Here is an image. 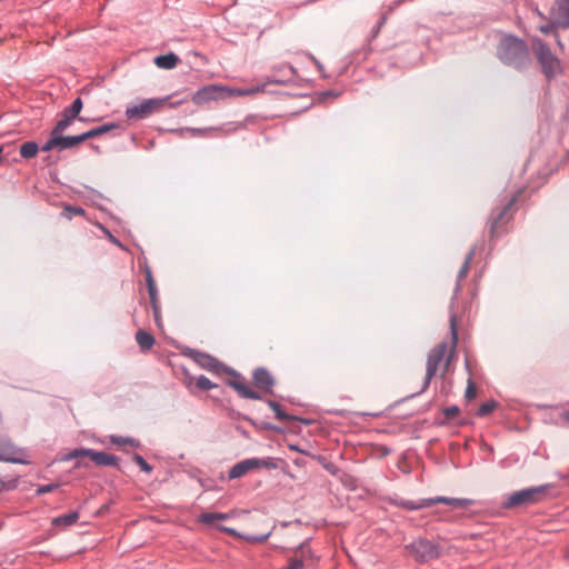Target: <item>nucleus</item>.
Instances as JSON below:
<instances>
[{
	"label": "nucleus",
	"instance_id": "f257e3e1",
	"mask_svg": "<svg viewBox=\"0 0 569 569\" xmlns=\"http://www.w3.org/2000/svg\"><path fill=\"white\" fill-rule=\"evenodd\" d=\"M497 57L517 71H523L531 64L528 44L513 34H503L497 46Z\"/></svg>",
	"mask_w": 569,
	"mask_h": 569
},
{
	"label": "nucleus",
	"instance_id": "f03ea898",
	"mask_svg": "<svg viewBox=\"0 0 569 569\" xmlns=\"http://www.w3.org/2000/svg\"><path fill=\"white\" fill-rule=\"evenodd\" d=\"M437 503H445L452 506L458 509H466L473 503V500L468 498H450L443 496H437L432 498H421L418 500H408V499H393L391 500V505L396 507H400L402 509L409 511H416L425 508H429Z\"/></svg>",
	"mask_w": 569,
	"mask_h": 569
},
{
	"label": "nucleus",
	"instance_id": "7ed1b4c3",
	"mask_svg": "<svg viewBox=\"0 0 569 569\" xmlns=\"http://www.w3.org/2000/svg\"><path fill=\"white\" fill-rule=\"evenodd\" d=\"M532 47L541 71L548 80H552L563 73L560 59L552 53L551 49L543 40L536 38Z\"/></svg>",
	"mask_w": 569,
	"mask_h": 569
},
{
	"label": "nucleus",
	"instance_id": "20e7f679",
	"mask_svg": "<svg viewBox=\"0 0 569 569\" xmlns=\"http://www.w3.org/2000/svg\"><path fill=\"white\" fill-rule=\"evenodd\" d=\"M279 461L280 459L274 457L247 458L230 468L228 478L230 480L238 479L256 469H278Z\"/></svg>",
	"mask_w": 569,
	"mask_h": 569
},
{
	"label": "nucleus",
	"instance_id": "39448f33",
	"mask_svg": "<svg viewBox=\"0 0 569 569\" xmlns=\"http://www.w3.org/2000/svg\"><path fill=\"white\" fill-rule=\"evenodd\" d=\"M550 488L551 485H541L515 491L503 502V507L510 509L522 505L537 503L541 501V496L545 495Z\"/></svg>",
	"mask_w": 569,
	"mask_h": 569
},
{
	"label": "nucleus",
	"instance_id": "423d86ee",
	"mask_svg": "<svg viewBox=\"0 0 569 569\" xmlns=\"http://www.w3.org/2000/svg\"><path fill=\"white\" fill-rule=\"evenodd\" d=\"M447 351L448 346L446 342H441L430 350L427 358L426 377L423 379L422 387L418 392L413 393L412 396L420 395L429 388L431 379L435 377L439 365L445 359Z\"/></svg>",
	"mask_w": 569,
	"mask_h": 569
},
{
	"label": "nucleus",
	"instance_id": "0eeeda50",
	"mask_svg": "<svg viewBox=\"0 0 569 569\" xmlns=\"http://www.w3.org/2000/svg\"><path fill=\"white\" fill-rule=\"evenodd\" d=\"M0 461L30 465L26 449L17 447L8 437H0Z\"/></svg>",
	"mask_w": 569,
	"mask_h": 569
},
{
	"label": "nucleus",
	"instance_id": "6e6552de",
	"mask_svg": "<svg viewBox=\"0 0 569 569\" xmlns=\"http://www.w3.org/2000/svg\"><path fill=\"white\" fill-rule=\"evenodd\" d=\"M162 99H146L141 101L139 104L130 106L126 109V117L129 120H142L148 118L153 111L162 104Z\"/></svg>",
	"mask_w": 569,
	"mask_h": 569
},
{
	"label": "nucleus",
	"instance_id": "1a4fd4ad",
	"mask_svg": "<svg viewBox=\"0 0 569 569\" xmlns=\"http://www.w3.org/2000/svg\"><path fill=\"white\" fill-rule=\"evenodd\" d=\"M190 357L199 367L208 371L219 373L226 370L223 363H221L217 358L208 353L198 350H190Z\"/></svg>",
	"mask_w": 569,
	"mask_h": 569
},
{
	"label": "nucleus",
	"instance_id": "9d476101",
	"mask_svg": "<svg viewBox=\"0 0 569 569\" xmlns=\"http://www.w3.org/2000/svg\"><path fill=\"white\" fill-rule=\"evenodd\" d=\"M410 547L412 551L416 552L420 561H427L439 556L438 546L427 539L416 540L410 545Z\"/></svg>",
	"mask_w": 569,
	"mask_h": 569
},
{
	"label": "nucleus",
	"instance_id": "9b49d317",
	"mask_svg": "<svg viewBox=\"0 0 569 569\" xmlns=\"http://www.w3.org/2000/svg\"><path fill=\"white\" fill-rule=\"evenodd\" d=\"M224 89L220 86L210 84L204 86L197 90L193 94L192 101L196 104H204L210 101L219 100L223 97Z\"/></svg>",
	"mask_w": 569,
	"mask_h": 569
},
{
	"label": "nucleus",
	"instance_id": "f8f14e48",
	"mask_svg": "<svg viewBox=\"0 0 569 569\" xmlns=\"http://www.w3.org/2000/svg\"><path fill=\"white\" fill-rule=\"evenodd\" d=\"M551 17L558 27L569 28V0H555Z\"/></svg>",
	"mask_w": 569,
	"mask_h": 569
},
{
	"label": "nucleus",
	"instance_id": "ddd939ff",
	"mask_svg": "<svg viewBox=\"0 0 569 569\" xmlns=\"http://www.w3.org/2000/svg\"><path fill=\"white\" fill-rule=\"evenodd\" d=\"M228 385L234 389L241 398L252 399V400H261L262 397L254 391L241 376L238 375V379L229 380Z\"/></svg>",
	"mask_w": 569,
	"mask_h": 569
},
{
	"label": "nucleus",
	"instance_id": "4468645a",
	"mask_svg": "<svg viewBox=\"0 0 569 569\" xmlns=\"http://www.w3.org/2000/svg\"><path fill=\"white\" fill-rule=\"evenodd\" d=\"M252 378H253L254 385L258 388H261L269 393L272 392L274 379H273L272 375L266 368H257L253 371Z\"/></svg>",
	"mask_w": 569,
	"mask_h": 569
},
{
	"label": "nucleus",
	"instance_id": "2eb2a0df",
	"mask_svg": "<svg viewBox=\"0 0 569 569\" xmlns=\"http://www.w3.org/2000/svg\"><path fill=\"white\" fill-rule=\"evenodd\" d=\"M295 553H301V557H293L290 558L288 561V565L281 569H303L305 567V560L303 557L306 553L311 556V549L309 548V539L301 542L298 547L295 549Z\"/></svg>",
	"mask_w": 569,
	"mask_h": 569
},
{
	"label": "nucleus",
	"instance_id": "dca6fc26",
	"mask_svg": "<svg viewBox=\"0 0 569 569\" xmlns=\"http://www.w3.org/2000/svg\"><path fill=\"white\" fill-rule=\"evenodd\" d=\"M518 201V193L513 194L508 202L503 206V208L497 213L496 217L492 216V221L490 224V237H496L498 232V227L501 221H503L505 217L509 213L511 208L516 204Z\"/></svg>",
	"mask_w": 569,
	"mask_h": 569
},
{
	"label": "nucleus",
	"instance_id": "f3484780",
	"mask_svg": "<svg viewBox=\"0 0 569 569\" xmlns=\"http://www.w3.org/2000/svg\"><path fill=\"white\" fill-rule=\"evenodd\" d=\"M90 458L98 466L117 467L119 462L117 456L107 453L104 451H96L93 449H91Z\"/></svg>",
	"mask_w": 569,
	"mask_h": 569
},
{
	"label": "nucleus",
	"instance_id": "a211bd4d",
	"mask_svg": "<svg viewBox=\"0 0 569 569\" xmlns=\"http://www.w3.org/2000/svg\"><path fill=\"white\" fill-rule=\"evenodd\" d=\"M153 62L160 69L170 70V69H173L178 64L179 57L176 53L170 52L167 54H161V56L156 57Z\"/></svg>",
	"mask_w": 569,
	"mask_h": 569
},
{
	"label": "nucleus",
	"instance_id": "6ab92c4d",
	"mask_svg": "<svg viewBox=\"0 0 569 569\" xmlns=\"http://www.w3.org/2000/svg\"><path fill=\"white\" fill-rule=\"evenodd\" d=\"M476 254V248H471V250L468 252L467 257H466V260L465 262L462 263L459 272H458V279H457V284H456V288H455V296H457V293L461 290V280L465 279V277L467 276L468 271H469V266H470V262L471 260L473 259ZM456 297H453L455 299Z\"/></svg>",
	"mask_w": 569,
	"mask_h": 569
},
{
	"label": "nucleus",
	"instance_id": "aec40b11",
	"mask_svg": "<svg viewBox=\"0 0 569 569\" xmlns=\"http://www.w3.org/2000/svg\"><path fill=\"white\" fill-rule=\"evenodd\" d=\"M83 141H84V139L82 137V133L78 134V136H66V137L62 134H59L58 136V148L60 150L71 149Z\"/></svg>",
	"mask_w": 569,
	"mask_h": 569
},
{
	"label": "nucleus",
	"instance_id": "412c9836",
	"mask_svg": "<svg viewBox=\"0 0 569 569\" xmlns=\"http://www.w3.org/2000/svg\"><path fill=\"white\" fill-rule=\"evenodd\" d=\"M79 516L80 515L78 511H70L68 513L53 518L52 525L56 527H69L78 521Z\"/></svg>",
	"mask_w": 569,
	"mask_h": 569
},
{
	"label": "nucleus",
	"instance_id": "4be33fe9",
	"mask_svg": "<svg viewBox=\"0 0 569 569\" xmlns=\"http://www.w3.org/2000/svg\"><path fill=\"white\" fill-rule=\"evenodd\" d=\"M118 128V124L117 123H104L102 126H99V127H96V128H92L86 132L82 133V137L86 140L88 139H91V138H97L103 133H107L109 131H111L112 129H116Z\"/></svg>",
	"mask_w": 569,
	"mask_h": 569
},
{
	"label": "nucleus",
	"instance_id": "5701e85b",
	"mask_svg": "<svg viewBox=\"0 0 569 569\" xmlns=\"http://www.w3.org/2000/svg\"><path fill=\"white\" fill-rule=\"evenodd\" d=\"M136 340L141 348V350L146 351L152 348L154 345V338L152 335L147 332L146 330H138L136 333Z\"/></svg>",
	"mask_w": 569,
	"mask_h": 569
},
{
	"label": "nucleus",
	"instance_id": "b1692460",
	"mask_svg": "<svg viewBox=\"0 0 569 569\" xmlns=\"http://www.w3.org/2000/svg\"><path fill=\"white\" fill-rule=\"evenodd\" d=\"M269 408L274 412V416L278 420L281 421H296L298 418L293 415H289L284 412L281 408V406L274 401V400H267L266 401Z\"/></svg>",
	"mask_w": 569,
	"mask_h": 569
},
{
	"label": "nucleus",
	"instance_id": "393cba45",
	"mask_svg": "<svg viewBox=\"0 0 569 569\" xmlns=\"http://www.w3.org/2000/svg\"><path fill=\"white\" fill-rule=\"evenodd\" d=\"M449 323H450V333H451L452 343H451L450 355L448 356V358L446 360V366H448L450 363L452 353H453V351L456 349L457 341H458L457 316H456V313H451L450 315Z\"/></svg>",
	"mask_w": 569,
	"mask_h": 569
},
{
	"label": "nucleus",
	"instance_id": "a878e982",
	"mask_svg": "<svg viewBox=\"0 0 569 569\" xmlns=\"http://www.w3.org/2000/svg\"><path fill=\"white\" fill-rule=\"evenodd\" d=\"M90 453H91V449H86V448L73 449L70 452L62 455L60 457V460L61 461H71V460L79 461L82 457H90ZM79 466H80V462L77 463V467H79Z\"/></svg>",
	"mask_w": 569,
	"mask_h": 569
},
{
	"label": "nucleus",
	"instance_id": "bb28decb",
	"mask_svg": "<svg viewBox=\"0 0 569 569\" xmlns=\"http://www.w3.org/2000/svg\"><path fill=\"white\" fill-rule=\"evenodd\" d=\"M230 513L224 512H203L198 517V521L206 525H211L216 520H228Z\"/></svg>",
	"mask_w": 569,
	"mask_h": 569
},
{
	"label": "nucleus",
	"instance_id": "cd10ccee",
	"mask_svg": "<svg viewBox=\"0 0 569 569\" xmlns=\"http://www.w3.org/2000/svg\"><path fill=\"white\" fill-rule=\"evenodd\" d=\"M39 151V146L34 141H27L20 147V154L24 159L34 157Z\"/></svg>",
	"mask_w": 569,
	"mask_h": 569
},
{
	"label": "nucleus",
	"instance_id": "c85d7f7f",
	"mask_svg": "<svg viewBox=\"0 0 569 569\" xmlns=\"http://www.w3.org/2000/svg\"><path fill=\"white\" fill-rule=\"evenodd\" d=\"M110 442L117 445L118 447H122L124 445H129L133 448L140 447V441L131 437L110 436Z\"/></svg>",
	"mask_w": 569,
	"mask_h": 569
},
{
	"label": "nucleus",
	"instance_id": "c756f323",
	"mask_svg": "<svg viewBox=\"0 0 569 569\" xmlns=\"http://www.w3.org/2000/svg\"><path fill=\"white\" fill-rule=\"evenodd\" d=\"M82 107H83V102H82L81 98H76L72 101V103L63 110L62 113L67 114L68 117H70L71 119L74 120L78 117V114L81 112Z\"/></svg>",
	"mask_w": 569,
	"mask_h": 569
},
{
	"label": "nucleus",
	"instance_id": "7c9ffc66",
	"mask_svg": "<svg viewBox=\"0 0 569 569\" xmlns=\"http://www.w3.org/2000/svg\"><path fill=\"white\" fill-rule=\"evenodd\" d=\"M73 122V119H71L70 117H68L67 114H63L62 113V119L59 120L57 122V124L54 126V128L51 130V132L54 134V136H59V134H62L64 130H67L70 124Z\"/></svg>",
	"mask_w": 569,
	"mask_h": 569
},
{
	"label": "nucleus",
	"instance_id": "2f4dec72",
	"mask_svg": "<svg viewBox=\"0 0 569 569\" xmlns=\"http://www.w3.org/2000/svg\"><path fill=\"white\" fill-rule=\"evenodd\" d=\"M272 535V531H268L266 533L261 535H252V533H244V536H241V539L250 542V543H262L264 542L270 536Z\"/></svg>",
	"mask_w": 569,
	"mask_h": 569
},
{
	"label": "nucleus",
	"instance_id": "473e14b6",
	"mask_svg": "<svg viewBox=\"0 0 569 569\" xmlns=\"http://www.w3.org/2000/svg\"><path fill=\"white\" fill-rule=\"evenodd\" d=\"M196 386L198 389L203 390V391H208V390H211V389L218 387L208 377H206L203 375H201L197 378Z\"/></svg>",
	"mask_w": 569,
	"mask_h": 569
},
{
	"label": "nucleus",
	"instance_id": "72a5a7b5",
	"mask_svg": "<svg viewBox=\"0 0 569 569\" xmlns=\"http://www.w3.org/2000/svg\"><path fill=\"white\" fill-rule=\"evenodd\" d=\"M19 485V478L14 477L9 480H3L0 478V493L6 491L14 490Z\"/></svg>",
	"mask_w": 569,
	"mask_h": 569
},
{
	"label": "nucleus",
	"instance_id": "f704fd0d",
	"mask_svg": "<svg viewBox=\"0 0 569 569\" xmlns=\"http://www.w3.org/2000/svg\"><path fill=\"white\" fill-rule=\"evenodd\" d=\"M497 407V402L491 400V401H486L483 402L477 410V416L478 417H486L488 416L489 413H491L495 408Z\"/></svg>",
	"mask_w": 569,
	"mask_h": 569
},
{
	"label": "nucleus",
	"instance_id": "c9c22d12",
	"mask_svg": "<svg viewBox=\"0 0 569 569\" xmlns=\"http://www.w3.org/2000/svg\"><path fill=\"white\" fill-rule=\"evenodd\" d=\"M132 459H133L134 463H136L137 466H139V468H140L142 471H144V472H147V473H149V472H151V471H152V466H151V465H149V463L146 461V459H144L141 455L136 453V455L133 456V458H132Z\"/></svg>",
	"mask_w": 569,
	"mask_h": 569
},
{
	"label": "nucleus",
	"instance_id": "e433bc0d",
	"mask_svg": "<svg viewBox=\"0 0 569 569\" xmlns=\"http://www.w3.org/2000/svg\"><path fill=\"white\" fill-rule=\"evenodd\" d=\"M53 148H58V136L50 132V138L42 144V151H51Z\"/></svg>",
	"mask_w": 569,
	"mask_h": 569
},
{
	"label": "nucleus",
	"instance_id": "4c0bfd02",
	"mask_svg": "<svg viewBox=\"0 0 569 569\" xmlns=\"http://www.w3.org/2000/svg\"><path fill=\"white\" fill-rule=\"evenodd\" d=\"M60 487L59 483H48V485H41L37 488L36 490V495L37 496H42V495H46V493H49L56 489H58Z\"/></svg>",
	"mask_w": 569,
	"mask_h": 569
},
{
	"label": "nucleus",
	"instance_id": "58836bf2",
	"mask_svg": "<svg viewBox=\"0 0 569 569\" xmlns=\"http://www.w3.org/2000/svg\"><path fill=\"white\" fill-rule=\"evenodd\" d=\"M148 292H149V297H150V302L152 305L153 313L157 316V312H158L157 287H148Z\"/></svg>",
	"mask_w": 569,
	"mask_h": 569
},
{
	"label": "nucleus",
	"instance_id": "ea45409f",
	"mask_svg": "<svg viewBox=\"0 0 569 569\" xmlns=\"http://www.w3.org/2000/svg\"><path fill=\"white\" fill-rule=\"evenodd\" d=\"M84 210L80 207L67 206L62 212L68 219H71L73 214H82Z\"/></svg>",
	"mask_w": 569,
	"mask_h": 569
},
{
	"label": "nucleus",
	"instance_id": "a19ab883",
	"mask_svg": "<svg viewBox=\"0 0 569 569\" xmlns=\"http://www.w3.org/2000/svg\"><path fill=\"white\" fill-rule=\"evenodd\" d=\"M460 409L458 406H450L443 409V415L448 419L455 418L459 413Z\"/></svg>",
	"mask_w": 569,
	"mask_h": 569
},
{
	"label": "nucleus",
	"instance_id": "79ce46f5",
	"mask_svg": "<svg viewBox=\"0 0 569 569\" xmlns=\"http://www.w3.org/2000/svg\"><path fill=\"white\" fill-rule=\"evenodd\" d=\"M465 397L468 400H471L476 397V387L471 380H469L468 386L466 388Z\"/></svg>",
	"mask_w": 569,
	"mask_h": 569
},
{
	"label": "nucleus",
	"instance_id": "37998d69",
	"mask_svg": "<svg viewBox=\"0 0 569 569\" xmlns=\"http://www.w3.org/2000/svg\"><path fill=\"white\" fill-rule=\"evenodd\" d=\"M218 529H219L220 531L227 532V533H229V535H231V536H233V537H239V538H241V536H244V533H240V532H238V531H237L236 529H233V528H229V527H224V526H219V527H218Z\"/></svg>",
	"mask_w": 569,
	"mask_h": 569
},
{
	"label": "nucleus",
	"instance_id": "c03bdc74",
	"mask_svg": "<svg viewBox=\"0 0 569 569\" xmlns=\"http://www.w3.org/2000/svg\"><path fill=\"white\" fill-rule=\"evenodd\" d=\"M558 27L556 23H555V20L552 19V22L551 23H548V24H543L539 28V30L545 33V34H549L550 32L553 31V29Z\"/></svg>",
	"mask_w": 569,
	"mask_h": 569
},
{
	"label": "nucleus",
	"instance_id": "a18cd8bd",
	"mask_svg": "<svg viewBox=\"0 0 569 569\" xmlns=\"http://www.w3.org/2000/svg\"><path fill=\"white\" fill-rule=\"evenodd\" d=\"M192 136H201L209 131V128H186Z\"/></svg>",
	"mask_w": 569,
	"mask_h": 569
},
{
	"label": "nucleus",
	"instance_id": "49530a36",
	"mask_svg": "<svg viewBox=\"0 0 569 569\" xmlns=\"http://www.w3.org/2000/svg\"><path fill=\"white\" fill-rule=\"evenodd\" d=\"M146 282H147V287H156L151 270L148 267L146 269Z\"/></svg>",
	"mask_w": 569,
	"mask_h": 569
},
{
	"label": "nucleus",
	"instance_id": "de8ad7c7",
	"mask_svg": "<svg viewBox=\"0 0 569 569\" xmlns=\"http://www.w3.org/2000/svg\"><path fill=\"white\" fill-rule=\"evenodd\" d=\"M260 91V88L257 87V88H251V89H247L244 91H241L242 94H249V93H254V92H259Z\"/></svg>",
	"mask_w": 569,
	"mask_h": 569
},
{
	"label": "nucleus",
	"instance_id": "09e8293b",
	"mask_svg": "<svg viewBox=\"0 0 569 569\" xmlns=\"http://www.w3.org/2000/svg\"><path fill=\"white\" fill-rule=\"evenodd\" d=\"M154 320H156V323H157L158 326H160V325H161V321H160V309H159V308H158L157 317L154 316Z\"/></svg>",
	"mask_w": 569,
	"mask_h": 569
},
{
	"label": "nucleus",
	"instance_id": "8fccbe9b",
	"mask_svg": "<svg viewBox=\"0 0 569 569\" xmlns=\"http://www.w3.org/2000/svg\"><path fill=\"white\" fill-rule=\"evenodd\" d=\"M563 419L569 422V410L563 413Z\"/></svg>",
	"mask_w": 569,
	"mask_h": 569
},
{
	"label": "nucleus",
	"instance_id": "3c124183",
	"mask_svg": "<svg viewBox=\"0 0 569 569\" xmlns=\"http://www.w3.org/2000/svg\"><path fill=\"white\" fill-rule=\"evenodd\" d=\"M325 94H326V96H335V97H337V96H338V93H336V92H333V91H327V92H325Z\"/></svg>",
	"mask_w": 569,
	"mask_h": 569
},
{
	"label": "nucleus",
	"instance_id": "603ef678",
	"mask_svg": "<svg viewBox=\"0 0 569 569\" xmlns=\"http://www.w3.org/2000/svg\"><path fill=\"white\" fill-rule=\"evenodd\" d=\"M317 67H318L319 71L323 70V66L319 61H317Z\"/></svg>",
	"mask_w": 569,
	"mask_h": 569
},
{
	"label": "nucleus",
	"instance_id": "864d4df0",
	"mask_svg": "<svg viewBox=\"0 0 569 569\" xmlns=\"http://www.w3.org/2000/svg\"><path fill=\"white\" fill-rule=\"evenodd\" d=\"M557 44H558L560 48H562V42H561V40H560V38H559V37H557Z\"/></svg>",
	"mask_w": 569,
	"mask_h": 569
},
{
	"label": "nucleus",
	"instance_id": "5fc2aeb1",
	"mask_svg": "<svg viewBox=\"0 0 569 569\" xmlns=\"http://www.w3.org/2000/svg\"><path fill=\"white\" fill-rule=\"evenodd\" d=\"M110 237H111L112 242H114V243L120 246L119 241L114 237H112V236H110Z\"/></svg>",
	"mask_w": 569,
	"mask_h": 569
},
{
	"label": "nucleus",
	"instance_id": "6e6d98bb",
	"mask_svg": "<svg viewBox=\"0 0 569 569\" xmlns=\"http://www.w3.org/2000/svg\"><path fill=\"white\" fill-rule=\"evenodd\" d=\"M92 148H93V150H99V147H98V146H93V144H92Z\"/></svg>",
	"mask_w": 569,
	"mask_h": 569
}]
</instances>
